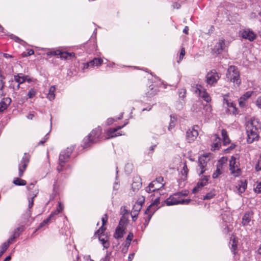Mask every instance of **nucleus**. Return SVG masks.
<instances>
[{"instance_id": "nucleus-1", "label": "nucleus", "mask_w": 261, "mask_h": 261, "mask_svg": "<svg viewBox=\"0 0 261 261\" xmlns=\"http://www.w3.org/2000/svg\"><path fill=\"white\" fill-rule=\"evenodd\" d=\"M260 128L261 125L258 119L251 118L247 122L246 129L247 135V141L248 143H252L258 138L259 130Z\"/></svg>"}, {"instance_id": "nucleus-2", "label": "nucleus", "mask_w": 261, "mask_h": 261, "mask_svg": "<svg viewBox=\"0 0 261 261\" xmlns=\"http://www.w3.org/2000/svg\"><path fill=\"white\" fill-rule=\"evenodd\" d=\"M227 79L238 86H240L241 83L240 76V72L237 67L234 66H230L228 67L226 73Z\"/></svg>"}, {"instance_id": "nucleus-3", "label": "nucleus", "mask_w": 261, "mask_h": 261, "mask_svg": "<svg viewBox=\"0 0 261 261\" xmlns=\"http://www.w3.org/2000/svg\"><path fill=\"white\" fill-rule=\"evenodd\" d=\"M187 194H182L181 192L175 194L167 198L165 203L168 206L176 205L178 204H188L190 199H182L180 197V195H186Z\"/></svg>"}, {"instance_id": "nucleus-4", "label": "nucleus", "mask_w": 261, "mask_h": 261, "mask_svg": "<svg viewBox=\"0 0 261 261\" xmlns=\"http://www.w3.org/2000/svg\"><path fill=\"white\" fill-rule=\"evenodd\" d=\"M163 181V177H159L150 182L149 185L146 187L145 191L148 193L153 192L160 190L163 187L164 184L162 183Z\"/></svg>"}, {"instance_id": "nucleus-5", "label": "nucleus", "mask_w": 261, "mask_h": 261, "mask_svg": "<svg viewBox=\"0 0 261 261\" xmlns=\"http://www.w3.org/2000/svg\"><path fill=\"white\" fill-rule=\"evenodd\" d=\"M210 160V158L207 154L203 155L199 158V168L197 169V172L199 176L203 174L207 170V165Z\"/></svg>"}, {"instance_id": "nucleus-6", "label": "nucleus", "mask_w": 261, "mask_h": 261, "mask_svg": "<svg viewBox=\"0 0 261 261\" xmlns=\"http://www.w3.org/2000/svg\"><path fill=\"white\" fill-rule=\"evenodd\" d=\"M194 92L199 97L202 98L204 101L209 102L211 101V98L206 92V90L200 85H196L194 87Z\"/></svg>"}, {"instance_id": "nucleus-7", "label": "nucleus", "mask_w": 261, "mask_h": 261, "mask_svg": "<svg viewBox=\"0 0 261 261\" xmlns=\"http://www.w3.org/2000/svg\"><path fill=\"white\" fill-rule=\"evenodd\" d=\"M205 78L206 83L212 86L217 83L220 79V76L215 70H212L206 74Z\"/></svg>"}, {"instance_id": "nucleus-8", "label": "nucleus", "mask_w": 261, "mask_h": 261, "mask_svg": "<svg viewBox=\"0 0 261 261\" xmlns=\"http://www.w3.org/2000/svg\"><path fill=\"white\" fill-rule=\"evenodd\" d=\"M160 203V197L156 198L146 209L145 214L147 215V223L150 221L152 215L157 210L158 206Z\"/></svg>"}, {"instance_id": "nucleus-9", "label": "nucleus", "mask_w": 261, "mask_h": 261, "mask_svg": "<svg viewBox=\"0 0 261 261\" xmlns=\"http://www.w3.org/2000/svg\"><path fill=\"white\" fill-rule=\"evenodd\" d=\"M70 154L69 151H63L61 153L59 158V166L57 167L58 172H60L63 170L64 165L68 161Z\"/></svg>"}, {"instance_id": "nucleus-10", "label": "nucleus", "mask_w": 261, "mask_h": 261, "mask_svg": "<svg viewBox=\"0 0 261 261\" xmlns=\"http://www.w3.org/2000/svg\"><path fill=\"white\" fill-rule=\"evenodd\" d=\"M241 36L245 39L253 41L256 39L257 36L252 30L246 29L242 31Z\"/></svg>"}, {"instance_id": "nucleus-11", "label": "nucleus", "mask_w": 261, "mask_h": 261, "mask_svg": "<svg viewBox=\"0 0 261 261\" xmlns=\"http://www.w3.org/2000/svg\"><path fill=\"white\" fill-rule=\"evenodd\" d=\"M198 136L197 130L195 129L194 127L192 129H189L186 132V140L189 143H191L195 141Z\"/></svg>"}, {"instance_id": "nucleus-12", "label": "nucleus", "mask_w": 261, "mask_h": 261, "mask_svg": "<svg viewBox=\"0 0 261 261\" xmlns=\"http://www.w3.org/2000/svg\"><path fill=\"white\" fill-rule=\"evenodd\" d=\"M29 162L28 156L25 154L19 165V176L21 177Z\"/></svg>"}, {"instance_id": "nucleus-13", "label": "nucleus", "mask_w": 261, "mask_h": 261, "mask_svg": "<svg viewBox=\"0 0 261 261\" xmlns=\"http://www.w3.org/2000/svg\"><path fill=\"white\" fill-rule=\"evenodd\" d=\"M210 176H204L203 178L200 179L198 182L197 186L193 189V193H195L198 192L201 188L206 185L210 179Z\"/></svg>"}, {"instance_id": "nucleus-14", "label": "nucleus", "mask_w": 261, "mask_h": 261, "mask_svg": "<svg viewBox=\"0 0 261 261\" xmlns=\"http://www.w3.org/2000/svg\"><path fill=\"white\" fill-rule=\"evenodd\" d=\"M228 95L227 94L224 95L223 106H225L226 105L227 108H231L232 110H229V111L233 114H236L237 112V108H236L233 102L228 99Z\"/></svg>"}, {"instance_id": "nucleus-15", "label": "nucleus", "mask_w": 261, "mask_h": 261, "mask_svg": "<svg viewBox=\"0 0 261 261\" xmlns=\"http://www.w3.org/2000/svg\"><path fill=\"white\" fill-rule=\"evenodd\" d=\"M247 182L246 180H239L236 184L235 191L239 194L243 193L247 188Z\"/></svg>"}, {"instance_id": "nucleus-16", "label": "nucleus", "mask_w": 261, "mask_h": 261, "mask_svg": "<svg viewBox=\"0 0 261 261\" xmlns=\"http://www.w3.org/2000/svg\"><path fill=\"white\" fill-rule=\"evenodd\" d=\"M101 134V128L100 127H98L93 129L91 133L89 134L92 140L96 143L98 140Z\"/></svg>"}, {"instance_id": "nucleus-17", "label": "nucleus", "mask_w": 261, "mask_h": 261, "mask_svg": "<svg viewBox=\"0 0 261 261\" xmlns=\"http://www.w3.org/2000/svg\"><path fill=\"white\" fill-rule=\"evenodd\" d=\"M126 124V123H124L123 125L122 126H117V127L116 128H111L110 129L108 133H107V135L108 136V138H114V137H117V136H121V134H120V133H116V132L122 128L124 126H125Z\"/></svg>"}, {"instance_id": "nucleus-18", "label": "nucleus", "mask_w": 261, "mask_h": 261, "mask_svg": "<svg viewBox=\"0 0 261 261\" xmlns=\"http://www.w3.org/2000/svg\"><path fill=\"white\" fill-rule=\"evenodd\" d=\"M253 216V213L251 211L245 213L242 218V224L245 226L251 221Z\"/></svg>"}, {"instance_id": "nucleus-19", "label": "nucleus", "mask_w": 261, "mask_h": 261, "mask_svg": "<svg viewBox=\"0 0 261 261\" xmlns=\"http://www.w3.org/2000/svg\"><path fill=\"white\" fill-rule=\"evenodd\" d=\"M141 187V179L140 177L134 178L133 182L132 184V189L134 192L138 191Z\"/></svg>"}, {"instance_id": "nucleus-20", "label": "nucleus", "mask_w": 261, "mask_h": 261, "mask_svg": "<svg viewBox=\"0 0 261 261\" xmlns=\"http://www.w3.org/2000/svg\"><path fill=\"white\" fill-rule=\"evenodd\" d=\"M95 142L92 140L90 136L88 135L87 136L84 138L83 141L82 146L84 148H85L91 146Z\"/></svg>"}, {"instance_id": "nucleus-21", "label": "nucleus", "mask_w": 261, "mask_h": 261, "mask_svg": "<svg viewBox=\"0 0 261 261\" xmlns=\"http://www.w3.org/2000/svg\"><path fill=\"white\" fill-rule=\"evenodd\" d=\"M225 48V40L224 39L220 40L216 46L215 49L218 54H220Z\"/></svg>"}, {"instance_id": "nucleus-22", "label": "nucleus", "mask_w": 261, "mask_h": 261, "mask_svg": "<svg viewBox=\"0 0 261 261\" xmlns=\"http://www.w3.org/2000/svg\"><path fill=\"white\" fill-rule=\"evenodd\" d=\"M102 225L100 227V228L96 232L95 234H99V233H102L106 230V227H104L103 226L105 225L108 219V216L107 214H105L104 216L102 218Z\"/></svg>"}, {"instance_id": "nucleus-23", "label": "nucleus", "mask_w": 261, "mask_h": 261, "mask_svg": "<svg viewBox=\"0 0 261 261\" xmlns=\"http://www.w3.org/2000/svg\"><path fill=\"white\" fill-rule=\"evenodd\" d=\"M103 62L101 58H94L93 60L87 63V67H93L94 65L100 66Z\"/></svg>"}, {"instance_id": "nucleus-24", "label": "nucleus", "mask_w": 261, "mask_h": 261, "mask_svg": "<svg viewBox=\"0 0 261 261\" xmlns=\"http://www.w3.org/2000/svg\"><path fill=\"white\" fill-rule=\"evenodd\" d=\"M27 77L22 73H18L14 76V81L19 84H21L26 81Z\"/></svg>"}, {"instance_id": "nucleus-25", "label": "nucleus", "mask_w": 261, "mask_h": 261, "mask_svg": "<svg viewBox=\"0 0 261 261\" xmlns=\"http://www.w3.org/2000/svg\"><path fill=\"white\" fill-rule=\"evenodd\" d=\"M64 206L63 204L61 202H59L58 205L56 210L50 214L51 217L54 218L55 216L58 215L60 213H62L64 210Z\"/></svg>"}, {"instance_id": "nucleus-26", "label": "nucleus", "mask_w": 261, "mask_h": 261, "mask_svg": "<svg viewBox=\"0 0 261 261\" xmlns=\"http://www.w3.org/2000/svg\"><path fill=\"white\" fill-rule=\"evenodd\" d=\"M125 230L123 229L120 228V227H117L115 233L114 234V237L115 239H118L119 238H121L123 237L125 231Z\"/></svg>"}, {"instance_id": "nucleus-27", "label": "nucleus", "mask_w": 261, "mask_h": 261, "mask_svg": "<svg viewBox=\"0 0 261 261\" xmlns=\"http://www.w3.org/2000/svg\"><path fill=\"white\" fill-rule=\"evenodd\" d=\"M214 137L215 138V141H216V142L214 143L213 144V145H212V149H213V150L218 149L221 146L220 139L218 137V136L216 134L215 135Z\"/></svg>"}, {"instance_id": "nucleus-28", "label": "nucleus", "mask_w": 261, "mask_h": 261, "mask_svg": "<svg viewBox=\"0 0 261 261\" xmlns=\"http://www.w3.org/2000/svg\"><path fill=\"white\" fill-rule=\"evenodd\" d=\"M74 56L73 53L61 52L60 57L62 59L69 60Z\"/></svg>"}, {"instance_id": "nucleus-29", "label": "nucleus", "mask_w": 261, "mask_h": 261, "mask_svg": "<svg viewBox=\"0 0 261 261\" xmlns=\"http://www.w3.org/2000/svg\"><path fill=\"white\" fill-rule=\"evenodd\" d=\"M221 135L223 138V144L224 145H226L229 144L230 142L229 138L227 135V132L225 129H222L221 130Z\"/></svg>"}, {"instance_id": "nucleus-30", "label": "nucleus", "mask_w": 261, "mask_h": 261, "mask_svg": "<svg viewBox=\"0 0 261 261\" xmlns=\"http://www.w3.org/2000/svg\"><path fill=\"white\" fill-rule=\"evenodd\" d=\"M56 90V88L54 86H52L50 87L48 91V93L47 94V97L50 100H52L54 99L55 97V92Z\"/></svg>"}, {"instance_id": "nucleus-31", "label": "nucleus", "mask_w": 261, "mask_h": 261, "mask_svg": "<svg viewBox=\"0 0 261 261\" xmlns=\"http://www.w3.org/2000/svg\"><path fill=\"white\" fill-rule=\"evenodd\" d=\"M230 239L232 241V243L231 244V251L234 254H235L236 251L237 249L238 240H236L234 237H231Z\"/></svg>"}, {"instance_id": "nucleus-32", "label": "nucleus", "mask_w": 261, "mask_h": 261, "mask_svg": "<svg viewBox=\"0 0 261 261\" xmlns=\"http://www.w3.org/2000/svg\"><path fill=\"white\" fill-rule=\"evenodd\" d=\"M229 167L230 169L238 167V163L236 161V159L234 156H231L229 161Z\"/></svg>"}, {"instance_id": "nucleus-33", "label": "nucleus", "mask_w": 261, "mask_h": 261, "mask_svg": "<svg viewBox=\"0 0 261 261\" xmlns=\"http://www.w3.org/2000/svg\"><path fill=\"white\" fill-rule=\"evenodd\" d=\"M13 184L17 186H24L26 185L27 182L25 180L16 178L14 179Z\"/></svg>"}, {"instance_id": "nucleus-34", "label": "nucleus", "mask_w": 261, "mask_h": 261, "mask_svg": "<svg viewBox=\"0 0 261 261\" xmlns=\"http://www.w3.org/2000/svg\"><path fill=\"white\" fill-rule=\"evenodd\" d=\"M230 171L231 173L234 176H239L241 174V171L240 168L238 167L234 168L233 169H230Z\"/></svg>"}, {"instance_id": "nucleus-35", "label": "nucleus", "mask_w": 261, "mask_h": 261, "mask_svg": "<svg viewBox=\"0 0 261 261\" xmlns=\"http://www.w3.org/2000/svg\"><path fill=\"white\" fill-rule=\"evenodd\" d=\"M127 224V220L125 218H121L119 224L117 227H120V228L123 229L125 230V226Z\"/></svg>"}, {"instance_id": "nucleus-36", "label": "nucleus", "mask_w": 261, "mask_h": 261, "mask_svg": "<svg viewBox=\"0 0 261 261\" xmlns=\"http://www.w3.org/2000/svg\"><path fill=\"white\" fill-rule=\"evenodd\" d=\"M215 195V190H212L209 193H207L205 196H203V199L204 200L211 199L214 197Z\"/></svg>"}, {"instance_id": "nucleus-37", "label": "nucleus", "mask_w": 261, "mask_h": 261, "mask_svg": "<svg viewBox=\"0 0 261 261\" xmlns=\"http://www.w3.org/2000/svg\"><path fill=\"white\" fill-rule=\"evenodd\" d=\"M252 93L253 92L252 91H247L246 93H245L240 98H241V99L246 101L251 97Z\"/></svg>"}, {"instance_id": "nucleus-38", "label": "nucleus", "mask_w": 261, "mask_h": 261, "mask_svg": "<svg viewBox=\"0 0 261 261\" xmlns=\"http://www.w3.org/2000/svg\"><path fill=\"white\" fill-rule=\"evenodd\" d=\"M138 206H139L138 210L134 211L132 212V214H131L133 221H136V220L137 219L138 212L141 209V204H139L138 205Z\"/></svg>"}, {"instance_id": "nucleus-39", "label": "nucleus", "mask_w": 261, "mask_h": 261, "mask_svg": "<svg viewBox=\"0 0 261 261\" xmlns=\"http://www.w3.org/2000/svg\"><path fill=\"white\" fill-rule=\"evenodd\" d=\"M99 240L100 241L101 243L102 244L104 248H108L109 247L110 243L108 242L107 240H106L103 238H100V237L99 238Z\"/></svg>"}, {"instance_id": "nucleus-40", "label": "nucleus", "mask_w": 261, "mask_h": 261, "mask_svg": "<svg viewBox=\"0 0 261 261\" xmlns=\"http://www.w3.org/2000/svg\"><path fill=\"white\" fill-rule=\"evenodd\" d=\"M221 173H222V172L220 171V169L219 167L218 166L216 171L214 172V173L213 174V178H217Z\"/></svg>"}, {"instance_id": "nucleus-41", "label": "nucleus", "mask_w": 261, "mask_h": 261, "mask_svg": "<svg viewBox=\"0 0 261 261\" xmlns=\"http://www.w3.org/2000/svg\"><path fill=\"white\" fill-rule=\"evenodd\" d=\"M157 93L156 89H154L153 87L150 88V91H148L147 92V96H152L154 95H155Z\"/></svg>"}, {"instance_id": "nucleus-42", "label": "nucleus", "mask_w": 261, "mask_h": 261, "mask_svg": "<svg viewBox=\"0 0 261 261\" xmlns=\"http://www.w3.org/2000/svg\"><path fill=\"white\" fill-rule=\"evenodd\" d=\"M36 91L34 89H31L28 93V96L29 98H32L35 96Z\"/></svg>"}, {"instance_id": "nucleus-43", "label": "nucleus", "mask_w": 261, "mask_h": 261, "mask_svg": "<svg viewBox=\"0 0 261 261\" xmlns=\"http://www.w3.org/2000/svg\"><path fill=\"white\" fill-rule=\"evenodd\" d=\"M9 246V244H8V243L5 242L3 244L0 251L2 253H4V252L7 250Z\"/></svg>"}, {"instance_id": "nucleus-44", "label": "nucleus", "mask_w": 261, "mask_h": 261, "mask_svg": "<svg viewBox=\"0 0 261 261\" xmlns=\"http://www.w3.org/2000/svg\"><path fill=\"white\" fill-rule=\"evenodd\" d=\"M7 108V105L3 101L0 102V112L3 111Z\"/></svg>"}, {"instance_id": "nucleus-45", "label": "nucleus", "mask_w": 261, "mask_h": 261, "mask_svg": "<svg viewBox=\"0 0 261 261\" xmlns=\"http://www.w3.org/2000/svg\"><path fill=\"white\" fill-rule=\"evenodd\" d=\"M255 169L257 171L261 170V153L258 159L257 164L255 165Z\"/></svg>"}, {"instance_id": "nucleus-46", "label": "nucleus", "mask_w": 261, "mask_h": 261, "mask_svg": "<svg viewBox=\"0 0 261 261\" xmlns=\"http://www.w3.org/2000/svg\"><path fill=\"white\" fill-rule=\"evenodd\" d=\"M133 237L134 235L132 232H129V234H128L126 240V242H128V245H130V242L132 240Z\"/></svg>"}, {"instance_id": "nucleus-47", "label": "nucleus", "mask_w": 261, "mask_h": 261, "mask_svg": "<svg viewBox=\"0 0 261 261\" xmlns=\"http://www.w3.org/2000/svg\"><path fill=\"white\" fill-rule=\"evenodd\" d=\"M37 194V193H36V194H35L31 198V199H30L29 200V208H32V207L33 206V205L34 204V198L36 196Z\"/></svg>"}, {"instance_id": "nucleus-48", "label": "nucleus", "mask_w": 261, "mask_h": 261, "mask_svg": "<svg viewBox=\"0 0 261 261\" xmlns=\"http://www.w3.org/2000/svg\"><path fill=\"white\" fill-rule=\"evenodd\" d=\"M185 55V48L184 47H182L181 48L178 62H179L180 61H181V60L183 59Z\"/></svg>"}, {"instance_id": "nucleus-49", "label": "nucleus", "mask_w": 261, "mask_h": 261, "mask_svg": "<svg viewBox=\"0 0 261 261\" xmlns=\"http://www.w3.org/2000/svg\"><path fill=\"white\" fill-rule=\"evenodd\" d=\"M255 105L258 108L261 109V96L257 97L255 101Z\"/></svg>"}, {"instance_id": "nucleus-50", "label": "nucleus", "mask_w": 261, "mask_h": 261, "mask_svg": "<svg viewBox=\"0 0 261 261\" xmlns=\"http://www.w3.org/2000/svg\"><path fill=\"white\" fill-rule=\"evenodd\" d=\"M61 51L57 50L56 51H51L49 53H48V55H51L54 56H60Z\"/></svg>"}, {"instance_id": "nucleus-51", "label": "nucleus", "mask_w": 261, "mask_h": 261, "mask_svg": "<svg viewBox=\"0 0 261 261\" xmlns=\"http://www.w3.org/2000/svg\"><path fill=\"white\" fill-rule=\"evenodd\" d=\"M175 121L176 120L175 118H171V123H170L169 126L168 127V129L169 130L174 126V122H175Z\"/></svg>"}, {"instance_id": "nucleus-52", "label": "nucleus", "mask_w": 261, "mask_h": 261, "mask_svg": "<svg viewBox=\"0 0 261 261\" xmlns=\"http://www.w3.org/2000/svg\"><path fill=\"white\" fill-rule=\"evenodd\" d=\"M186 91L185 89H181V91L179 92V96L181 98H184L186 95Z\"/></svg>"}, {"instance_id": "nucleus-53", "label": "nucleus", "mask_w": 261, "mask_h": 261, "mask_svg": "<svg viewBox=\"0 0 261 261\" xmlns=\"http://www.w3.org/2000/svg\"><path fill=\"white\" fill-rule=\"evenodd\" d=\"M255 191L258 193L261 192V182L257 184Z\"/></svg>"}, {"instance_id": "nucleus-54", "label": "nucleus", "mask_w": 261, "mask_h": 261, "mask_svg": "<svg viewBox=\"0 0 261 261\" xmlns=\"http://www.w3.org/2000/svg\"><path fill=\"white\" fill-rule=\"evenodd\" d=\"M20 85V84H18L17 85L16 87H15L12 84H11L10 85V88H12L14 91H16L19 89Z\"/></svg>"}, {"instance_id": "nucleus-55", "label": "nucleus", "mask_w": 261, "mask_h": 261, "mask_svg": "<svg viewBox=\"0 0 261 261\" xmlns=\"http://www.w3.org/2000/svg\"><path fill=\"white\" fill-rule=\"evenodd\" d=\"M53 218V217H51V215H50L49 216L47 219L43 220V224H45V225L47 224L48 223V222L50 221V220L51 219H52Z\"/></svg>"}, {"instance_id": "nucleus-56", "label": "nucleus", "mask_w": 261, "mask_h": 261, "mask_svg": "<svg viewBox=\"0 0 261 261\" xmlns=\"http://www.w3.org/2000/svg\"><path fill=\"white\" fill-rule=\"evenodd\" d=\"M245 101H244V100L243 99H241V98H240V99H239V106L241 107H244L245 105Z\"/></svg>"}, {"instance_id": "nucleus-57", "label": "nucleus", "mask_w": 261, "mask_h": 261, "mask_svg": "<svg viewBox=\"0 0 261 261\" xmlns=\"http://www.w3.org/2000/svg\"><path fill=\"white\" fill-rule=\"evenodd\" d=\"M16 238V236H12L11 237H10L7 242H6V243H8V244H10Z\"/></svg>"}, {"instance_id": "nucleus-58", "label": "nucleus", "mask_w": 261, "mask_h": 261, "mask_svg": "<svg viewBox=\"0 0 261 261\" xmlns=\"http://www.w3.org/2000/svg\"><path fill=\"white\" fill-rule=\"evenodd\" d=\"M5 85L4 80H0V91H2Z\"/></svg>"}, {"instance_id": "nucleus-59", "label": "nucleus", "mask_w": 261, "mask_h": 261, "mask_svg": "<svg viewBox=\"0 0 261 261\" xmlns=\"http://www.w3.org/2000/svg\"><path fill=\"white\" fill-rule=\"evenodd\" d=\"M115 121L114 119L112 118H110L108 119L107 121V124L108 125L112 124Z\"/></svg>"}, {"instance_id": "nucleus-60", "label": "nucleus", "mask_w": 261, "mask_h": 261, "mask_svg": "<svg viewBox=\"0 0 261 261\" xmlns=\"http://www.w3.org/2000/svg\"><path fill=\"white\" fill-rule=\"evenodd\" d=\"M11 38L13 40H14L16 42H20L21 41H22V40H21L20 38H19L18 37H16V36H12Z\"/></svg>"}, {"instance_id": "nucleus-61", "label": "nucleus", "mask_w": 261, "mask_h": 261, "mask_svg": "<svg viewBox=\"0 0 261 261\" xmlns=\"http://www.w3.org/2000/svg\"><path fill=\"white\" fill-rule=\"evenodd\" d=\"M47 135H46L45 136V137H44V140H41L40 141L39 143H38V144L39 145H43L44 144V143L48 139V137H47Z\"/></svg>"}, {"instance_id": "nucleus-62", "label": "nucleus", "mask_w": 261, "mask_h": 261, "mask_svg": "<svg viewBox=\"0 0 261 261\" xmlns=\"http://www.w3.org/2000/svg\"><path fill=\"white\" fill-rule=\"evenodd\" d=\"M103 261H110V256L109 254H107L105 258L103 259Z\"/></svg>"}, {"instance_id": "nucleus-63", "label": "nucleus", "mask_w": 261, "mask_h": 261, "mask_svg": "<svg viewBox=\"0 0 261 261\" xmlns=\"http://www.w3.org/2000/svg\"><path fill=\"white\" fill-rule=\"evenodd\" d=\"M34 117V114L33 113H30L27 116V118L30 120H32Z\"/></svg>"}, {"instance_id": "nucleus-64", "label": "nucleus", "mask_w": 261, "mask_h": 261, "mask_svg": "<svg viewBox=\"0 0 261 261\" xmlns=\"http://www.w3.org/2000/svg\"><path fill=\"white\" fill-rule=\"evenodd\" d=\"M34 54V51L33 49H29L27 53L28 56H31Z\"/></svg>"}]
</instances>
